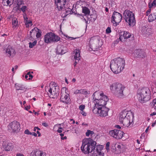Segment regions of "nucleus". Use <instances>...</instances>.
Here are the masks:
<instances>
[{
    "label": "nucleus",
    "instance_id": "69168bd1",
    "mask_svg": "<svg viewBox=\"0 0 156 156\" xmlns=\"http://www.w3.org/2000/svg\"><path fill=\"white\" fill-rule=\"evenodd\" d=\"M37 133L38 134V136H41V133H40L39 132L38 130H37Z\"/></svg>",
    "mask_w": 156,
    "mask_h": 156
},
{
    "label": "nucleus",
    "instance_id": "aec40b11",
    "mask_svg": "<svg viewBox=\"0 0 156 156\" xmlns=\"http://www.w3.org/2000/svg\"><path fill=\"white\" fill-rule=\"evenodd\" d=\"M39 30L36 27H34L33 29L30 32V38H32V34L34 35L36 34V36L37 38L40 37L41 36V34L38 31Z\"/></svg>",
    "mask_w": 156,
    "mask_h": 156
},
{
    "label": "nucleus",
    "instance_id": "9b49d317",
    "mask_svg": "<svg viewBox=\"0 0 156 156\" xmlns=\"http://www.w3.org/2000/svg\"><path fill=\"white\" fill-rule=\"evenodd\" d=\"M8 129L11 132L17 133L20 130V124L17 121H14L9 123L8 126Z\"/></svg>",
    "mask_w": 156,
    "mask_h": 156
},
{
    "label": "nucleus",
    "instance_id": "0e129e2a",
    "mask_svg": "<svg viewBox=\"0 0 156 156\" xmlns=\"http://www.w3.org/2000/svg\"><path fill=\"white\" fill-rule=\"evenodd\" d=\"M16 156H24L23 154H16Z\"/></svg>",
    "mask_w": 156,
    "mask_h": 156
},
{
    "label": "nucleus",
    "instance_id": "58836bf2",
    "mask_svg": "<svg viewBox=\"0 0 156 156\" xmlns=\"http://www.w3.org/2000/svg\"><path fill=\"white\" fill-rule=\"evenodd\" d=\"M80 94L86 95L87 94H90V92L89 91H87L85 89H81Z\"/></svg>",
    "mask_w": 156,
    "mask_h": 156
},
{
    "label": "nucleus",
    "instance_id": "8fccbe9b",
    "mask_svg": "<svg viewBox=\"0 0 156 156\" xmlns=\"http://www.w3.org/2000/svg\"><path fill=\"white\" fill-rule=\"evenodd\" d=\"M27 75H29V76L30 77V78H29V80H31L33 76L30 74V72H29L28 73H27Z\"/></svg>",
    "mask_w": 156,
    "mask_h": 156
},
{
    "label": "nucleus",
    "instance_id": "412c9836",
    "mask_svg": "<svg viewBox=\"0 0 156 156\" xmlns=\"http://www.w3.org/2000/svg\"><path fill=\"white\" fill-rule=\"evenodd\" d=\"M135 56L137 58H143L145 57V52L141 50H136L135 51Z\"/></svg>",
    "mask_w": 156,
    "mask_h": 156
},
{
    "label": "nucleus",
    "instance_id": "20e7f679",
    "mask_svg": "<svg viewBox=\"0 0 156 156\" xmlns=\"http://www.w3.org/2000/svg\"><path fill=\"white\" fill-rule=\"evenodd\" d=\"M125 65L124 60L123 58H118L111 61L110 67L114 73L118 74L123 70Z\"/></svg>",
    "mask_w": 156,
    "mask_h": 156
},
{
    "label": "nucleus",
    "instance_id": "b1692460",
    "mask_svg": "<svg viewBox=\"0 0 156 156\" xmlns=\"http://www.w3.org/2000/svg\"><path fill=\"white\" fill-rule=\"evenodd\" d=\"M156 20V10L150 14L148 17V20L149 22H152Z\"/></svg>",
    "mask_w": 156,
    "mask_h": 156
},
{
    "label": "nucleus",
    "instance_id": "3c124183",
    "mask_svg": "<svg viewBox=\"0 0 156 156\" xmlns=\"http://www.w3.org/2000/svg\"><path fill=\"white\" fill-rule=\"evenodd\" d=\"M74 94H80V90H75L74 92Z\"/></svg>",
    "mask_w": 156,
    "mask_h": 156
},
{
    "label": "nucleus",
    "instance_id": "473e14b6",
    "mask_svg": "<svg viewBox=\"0 0 156 156\" xmlns=\"http://www.w3.org/2000/svg\"><path fill=\"white\" fill-rule=\"evenodd\" d=\"M64 10H65L64 17H65L69 14H71L72 12L71 9L69 8L66 9L65 8Z\"/></svg>",
    "mask_w": 156,
    "mask_h": 156
},
{
    "label": "nucleus",
    "instance_id": "f8f14e48",
    "mask_svg": "<svg viewBox=\"0 0 156 156\" xmlns=\"http://www.w3.org/2000/svg\"><path fill=\"white\" fill-rule=\"evenodd\" d=\"M109 109L106 106L102 107L99 109H93V112L94 114H98L100 117H105L108 115Z\"/></svg>",
    "mask_w": 156,
    "mask_h": 156
},
{
    "label": "nucleus",
    "instance_id": "774afa93",
    "mask_svg": "<svg viewBox=\"0 0 156 156\" xmlns=\"http://www.w3.org/2000/svg\"><path fill=\"white\" fill-rule=\"evenodd\" d=\"M70 121H72V122H73V123H72L73 124L75 123V121L73 119H70Z\"/></svg>",
    "mask_w": 156,
    "mask_h": 156
},
{
    "label": "nucleus",
    "instance_id": "cd10ccee",
    "mask_svg": "<svg viewBox=\"0 0 156 156\" xmlns=\"http://www.w3.org/2000/svg\"><path fill=\"white\" fill-rule=\"evenodd\" d=\"M82 12L85 15H89L90 13V11L89 9L86 7H82Z\"/></svg>",
    "mask_w": 156,
    "mask_h": 156
},
{
    "label": "nucleus",
    "instance_id": "a211bd4d",
    "mask_svg": "<svg viewBox=\"0 0 156 156\" xmlns=\"http://www.w3.org/2000/svg\"><path fill=\"white\" fill-rule=\"evenodd\" d=\"M103 148V146L102 145H97L96 150L92 153V156H104V153L102 151Z\"/></svg>",
    "mask_w": 156,
    "mask_h": 156
},
{
    "label": "nucleus",
    "instance_id": "a18cd8bd",
    "mask_svg": "<svg viewBox=\"0 0 156 156\" xmlns=\"http://www.w3.org/2000/svg\"><path fill=\"white\" fill-rule=\"evenodd\" d=\"M151 9H148L146 12V16H149V15L150 14L151 12Z\"/></svg>",
    "mask_w": 156,
    "mask_h": 156
},
{
    "label": "nucleus",
    "instance_id": "052dcab7",
    "mask_svg": "<svg viewBox=\"0 0 156 156\" xmlns=\"http://www.w3.org/2000/svg\"><path fill=\"white\" fill-rule=\"evenodd\" d=\"M31 133H32L31 135H33L35 136H37V134L34 132Z\"/></svg>",
    "mask_w": 156,
    "mask_h": 156
},
{
    "label": "nucleus",
    "instance_id": "7c9ffc66",
    "mask_svg": "<svg viewBox=\"0 0 156 156\" xmlns=\"http://www.w3.org/2000/svg\"><path fill=\"white\" fill-rule=\"evenodd\" d=\"M124 36V39H127L128 38L132 37H133V34H130L127 32L124 31L123 32Z\"/></svg>",
    "mask_w": 156,
    "mask_h": 156
},
{
    "label": "nucleus",
    "instance_id": "39448f33",
    "mask_svg": "<svg viewBox=\"0 0 156 156\" xmlns=\"http://www.w3.org/2000/svg\"><path fill=\"white\" fill-rule=\"evenodd\" d=\"M137 96L139 102L144 103L151 99L149 90L147 88H143L138 89Z\"/></svg>",
    "mask_w": 156,
    "mask_h": 156
},
{
    "label": "nucleus",
    "instance_id": "c85d7f7f",
    "mask_svg": "<svg viewBox=\"0 0 156 156\" xmlns=\"http://www.w3.org/2000/svg\"><path fill=\"white\" fill-rule=\"evenodd\" d=\"M12 0H3L2 3L5 6H10L12 5Z\"/></svg>",
    "mask_w": 156,
    "mask_h": 156
},
{
    "label": "nucleus",
    "instance_id": "09e8293b",
    "mask_svg": "<svg viewBox=\"0 0 156 156\" xmlns=\"http://www.w3.org/2000/svg\"><path fill=\"white\" fill-rule=\"evenodd\" d=\"M23 16L24 21L25 22L27 21V20L28 18L27 16V14L26 13H24Z\"/></svg>",
    "mask_w": 156,
    "mask_h": 156
},
{
    "label": "nucleus",
    "instance_id": "a19ab883",
    "mask_svg": "<svg viewBox=\"0 0 156 156\" xmlns=\"http://www.w3.org/2000/svg\"><path fill=\"white\" fill-rule=\"evenodd\" d=\"M25 23L27 27H29V24H30V26L33 25L32 21L30 20H27V21L25 22Z\"/></svg>",
    "mask_w": 156,
    "mask_h": 156
},
{
    "label": "nucleus",
    "instance_id": "a878e982",
    "mask_svg": "<svg viewBox=\"0 0 156 156\" xmlns=\"http://www.w3.org/2000/svg\"><path fill=\"white\" fill-rule=\"evenodd\" d=\"M115 150L113 151V152L116 154L120 153H121V145L118 144H115Z\"/></svg>",
    "mask_w": 156,
    "mask_h": 156
},
{
    "label": "nucleus",
    "instance_id": "0eeeda50",
    "mask_svg": "<svg viewBox=\"0 0 156 156\" xmlns=\"http://www.w3.org/2000/svg\"><path fill=\"white\" fill-rule=\"evenodd\" d=\"M90 47L93 51L97 50L102 45L100 41V37L98 36H94L91 37L89 41Z\"/></svg>",
    "mask_w": 156,
    "mask_h": 156
},
{
    "label": "nucleus",
    "instance_id": "393cba45",
    "mask_svg": "<svg viewBox=\"0 0 156 156\" xmlns=\"http://www.w3.org/2000/svg\"><path fill=\"white\" fill-rule=\"evenodd\" d=\"M15 87L17 90H23L25 91L27 89L23 85L18 83H16Z\"/></svg>",
    "mask_w": 156,
    "mask_h": 156
},
{
    "label": "nucleus",
    "instance_id": "6ab92c4d",
    "mask_svg": "<svg viewBox=\"0 0 156 156\" xmlns=\"http://www.w3.org/2000/svg\"><path fill=\"white\" fill-rule=\"evenodd\" d=\"M5 53L9 56H14L16 53V51L14 48L12 47L9 46L5 50Z\"/></svg>",
    "mask_w": 156,
    "mask_h": 156
},
{
    "label": "nucleus",
    "instance_id": "4468645a",
    "mask_svg": "<svg viewBox=\"0 0 156 156\" xmlns=\"http://www.w3.org/2000/svg\"><path fill=\"white\" fill-rule=\"evenodd\" d=\"M121 14L116 12H114L112 17V22L114 26H116L119 24L122 19Z\"/></svg>",
    "mask_w": 156,
    "mask_h": 156
},
{
    "label": "nucleus",
    "instance_id": "338daca9",
    "mask_svg": "<svg viewBox=\"0 0 156 156\" xmlns=\"http://www.w3.org/2000/svg\"><path fill=\"white\" fill-rule=\"evenodd\" d=\"M156 124V120L155 121V122L152 124V126L154 127Z\"/></svg>",
    "mask_w": 156,
    "mask_h": 156
},
{
    "label": "nucleus",
    "instance_id": "ddd939ff",
    "mask_svg": "<svg viewBox=\"0 0 156 156\" xmlns=\"http://www.w3.org/2000/svg\"><path fill=\"white\" fill-rule=\"evenodd\" d=\"M58 88L57 86H49L48 94L50 98H55L58 95Z\"/></svg>",
    "mask_w": 156,
    "mask_h": 156
},
{
    "label": "nucleus",
    "instance_id": "f03ea898",
    "mask_svg": "<svg viewBox=\"0 0 156 156\" xmlns=\"http://www.w3.org/2000/svg\"><path fill=\"white\" fill-rule=\"evenodd\" d=\"M133 115L131 112L123 111L121 112L119 117V121L123 126L131 127L133 125Z\"/></svg>",
    "mask_w": 156,
    "mask_h": 156
},
{
    "label": "nucleus",
    "instance_id": "603ef678",
    "mask_svg": "<svg viewBox=\"0 0 156 156\" xmlns=\"http://www.w3.org/2000/svg\"><path fill=\"white\" fill-rule=\"evenodd\" d=\"M30 156H36L35 153V151L34 150L31 152Z\"/></svg>",
    "mask_w": 156,
    "mask_h": 156
},
{
    "label": "nucleus",
    "instance_id": "72a5a7b5",
    "mask_svg": "<svg viewBox=\"0 0 156 156\" xmlns=\"http://www.w3.org/2000/svg\"><path fill=\"white\" fill-rule=\"evenodd\" d=\"M34 151H35V153L36 156H41L44 154L41 151L36 150H34ZM44 154H45V153H44Z\"/></svg>",
    "mask_w": 156,
    "mask_h": 156
},
{
    "label": "nucleus",
    "instance_id": "37998d69",
    "mask_svg": "<svg viewBox=\"0 0 156 156\" xmlns=\"http://www.w3.org/2000/svg\"><path fill=\"white\" fill-rule=\"evenodd\" d=\"M106 32L107 34H109L111 32L110 27H108L106 30Z\"/></svg>",
    "mask_w": 156,
    "mask_h": 156
},
{
    "label": "nucleus",
    "instance_id": "864d4df0",
    "mask_svg": "<svg viewBox=\"0 0 156 156\" xmlns=\"http://www.w3.org/2000/svg\"><path fill=\"white\" fill-rule=\"evenodd\" d=\"M80 60H75V62L73 64V65L74 67L76 66L78 62Z\"/></svg>",
    "mask_w": 156,
    "mask_h": 156
},
{
    "label": "nucleus",
    "instance_id": "bb28decb",
    "mask_svg": "<svg viewBox=\"0 0 156 156\" xmlns=\"http://www.w3.org/2000/svg\"><path fill=\"white\" fill-rule=\"evenodd\" d=\"M13 147L12 143H8L5 145V149L6 151H10L12 150Z\"/></svg>",
    "mask_w": 156,
    "mask_h": 156
},
{
    "label": "nucleus",
    "instance_id": "423d86ee",
    "mask_svg": "<svg viewBox=\"0 0 156 156\" xmlns=\"http://www.w3.org/2000/svg\"><path fill=\"white\" fill-rule=\"evenodd\" d=\"M123 16L130 27H133L135 25L136 21L134 13L131 11L126 10L123 13Z\"/></svg>",
    "mask_w": 156,
    "mask_h": 156
},
{
    "label": "nucleus",
    "instance_id": "49530a36",
    "mask_svg": "<svg viewBox=\"0 0 156 156\" xmlns=\"http://www.w3.org/2000/svg\"><path fill=\"white\" fill-rule=\"evenodd\" d=\"M85 105H81L79 107V109L81 111L83 110L85 108Z\"/></svg>",
    "mask_w": 156,
    "mask_h": 156
},
{
    "label": "nucleus",
    "instance_id": "9d476101",
    "mask_svg": "<svg viewBox=\"0 0 156 156\" xmlns=\"http://www.w3.org/2000/svg\"><path fill=\"white\" fill-rule=\"evenodd\" d=\"M55 5L59 11H64L69 0H54Z\"/></svg>",
    "mask_w": 156,
    "mask_h": 156
},
{
    "label": "nucleus",
    "instance_id": "1a4fd4ad",
    "mask_svg": "<svg viewBox=\"0 0 156 156\" xmlns=\"http://www.w3.org/2000/svg\"><path fill=\"white\" fill-rule=\"evenodd\" d=\"M67 89L65 87L62 88L61 91L60 101L61 102L66 104H70L71 100L69 97V94L67 93L66 90Z\"/></svg>",
    "mask_w": 156,
    "mask_h": 156
},
{
    "label": "nucleus",
    "instance_id": "c756f323",
    "mask_svg": "<svg viewBox=\"0 0 156 156\" xmlns=\"http://www.w3.org/2000/svg\"><path fill=\"white\" fill-rule=\"evenodd\" d=\"M12 25L13 27H16L18 26V21L16 18L14 17L12 19Z\"/></svg>",
    "mask_w": 156,
    "mask_h": 156
},
{
    "label": "nucleus",
    "instance_id": "f3484780",
    "mask_svg": "<svg viewBox=\"0 0 156 156\" xmlns=\"http://www.w3.org/2000/svg\"><path fill=\"white\" fill-rule=\"evenodd\" d=\"M97 146L96 142L90 138H89V147L88 154L93 153L96 150Z\"/></svg>",
    "mask_w": 156,
    "mask_h": 156
},
{
    "label": "nucleus",
    "instance_id": "7ed1b4c3",
    "mask_svg": "<svg viewBox=\"0 0 156 156\" xmlns=\"http://www.w3.org/2000/svg\"><path fill=\"white\" fill-rule=\"evenodd\" d=\"M125 86L118 83H114L111 84L110 89L111 92L117 98L123 99L125 97L124 93Z\"/></svg>",
    "mask_w": 156,
    "mask_h": 156
},
{
    "label": "nucleus",
    "instance_id": "5fc2aeb1",
    "mask_svg": "<svg viewBox=\"0 0 156 156\" xmlns=\"http://www.w3.org/2000/svg\"><path fill=\"white\" fill-rule=\"evenodd\" d=\"M156 103V99H154L152 102V104L154 105V106L155 104Z\"/></svg>",
    "mask_w": 156,
    "mask_h": 156
},
{
    "label": "nucleus",
    "instance_id": "f257e3e1",
    "mask_svg": "<svg viewBox=\"0 0 156 156\" xmlns=\"http://www.w3.org/2000/svg\"><path fill=\"white\" fill-rule=\"evenodd\" d=\"M93 100L94 106L93 109H99L106 105L108 101V97L99 92L96 91L93 94Z\"/></svg>",
    "mask_w": 156,
    "mask_h": 156
},
{
    "label": "nucleus",
    "instance_id": "c03bdc74",
    "mask_svg": "<svg viewBox=\"0 0 156 156\" xmlns=\"http://www.w3.org/2000/svg\"><path fill=\"white\" fill-rule=\"evenodd\" d=\"M110 143L108 142L106 144V149L108 151L109 150Z\"/></svg>",
    "mask_w": 156,
    "mask_h": 156
},
{
    "label": "nucleus",
    "instance_id": "2f4dec72",
    "mask_svg": "<svg viewBox=\"0 0 156 156\" xmlns=\"http://www.w3.org/2000/svg\"><path fill=\"white\" fill-rule=\"evenodd\" d=\"M16 2L17 5L16 7H17L18 9H19L21 5L24 4L23 0H16Z\"/></svg>",
    "mask_w": 156,
    "mask_h": 156
},
{
    "label": "nucleus",
    "instance_id": "13d9d810",
    "mask_svg": "<svg viewBox=\"0 0 156 156\" xmlns=\"http://www.w3.org/2000/svg\"><path fill=\"white\" fill-rule=\"evenodd\" d=\"M30 108V106H27L26 107H25V109L26 110H28V109H29Z\"/></svg>",
    "mask_w": 156,
    "mask_h": 156
},
{
    "label": "nucleus",
    "instance_id": "6e6d98bb",
    "mask_svg": "<svg viewBox=\"0 0 156 156\" xmlns=\"http://www.w3.org/2000/svg\"><path fill=\"white\" fill-rule=\"evenodd\" d=\"M75 133L76 134H78L79 133V129L76 128L75 129Z\"/></svg>",
    "mask_w": 156,
    "mask_h": 156
},
{
    "label": "nucleus",
    "instance_id": "680f3d73",
    "mask_svg": "<svg viewBox=\"0 0 156 156\" xmlns=\"http://www.w3.org/2000/svg\"><path fill=\"white\" fill-rule=\"evenodd\" d=\"M155 115H156V112H153L150 115H151V116H152Z\"/></svg>",
    "mask_w": 156,
    "mask_h": 156
},
{
    "label": "nucleus",
    "instance_id": "4d7b16f0",
    "mask_svg": "<svg viewBox=\"0 0 156 156\" xmlns=\"http://www.w3.org/2000/svg\"><path fill=\"white\" fill-rule=\"evenodd\" d=\"M81 113L83 116H86V113L83 110L82 111Z\"/></svg>",
    "mask_w": 156,
    "mask_h": 156
},
{
    "label": "nucleus",
    "instance_id": "5701e85b",
    "mask_svg": "<svg viewBox=\"0 0 156 156\" xmlns=\"http://www.w3.org/2000/svg\"><path fill=\"white\" fill-rule=\"evenodd\" d=\"M80 51L79 49H75L74 51V58L75 60H80L81 56L80 55Z\"/></svg>",
    "mask_w": 156,
    "mask_h": 156
},
{
    "label": "nucleus",
    "instance_id": "dca6fc26",
    "mask_svg": "<svg viewBox=\"0 0 156 156\" xmlns=\"http://www.w3.org/2000/svg\"><path fill=\"white\" fill-rule=\"evenodd\" d=\"M89 147V138L83 140L82 145L81 147L82 151L84 154H88Z\"/></svg>",
    "mask_w": 156,
    "mask_h": 156
},
{
    "label": "nucleus",
    "instance_id": "e2e57ef3",
    "mask_svg": "<svg viewBox=\"0 0 156 156\" xmlns=\"http://www.w3.org/2000/svg\"><path fill=\"white\" fill-rule=\"evenodd\" d=\"M115 127L116 128L119 129H120L121 128V127L119 126L118 125L115 126Z\"/></svg>",
    "mask_w": 156,
    "mask_h": 156
},
{
    "label": "nucleus",
    "instance_id": "ea45409f",
    "mask_svg": "<svg viewBox=\"0 0 156 156\" xmlns=\"http://www.w3.org/2000/svg\"><path fill=\"white\" fill-rule=\"evenodd\" d=\"M119 39L120 41L122 42L125 41V39H124V34H123V32H121L120 33V35L119 37Z\"/></svg>",
    "mask_w": 156,
    "mask_h": 156
},
{
    "label": "nucleus",
    "instance_id": "4be33fe9",
    "mask_svg": "<svg viewBox=\"0 0 156 156\" xmlns=\"http://www.w3.org/2000/svg\"><path fill=\"white\" fill-rule=\"evenodd\" d=\"M57 53L58 54H62L66 52V48L61 45H58L57 47L56 51Z\"/></svg>",
    "mask_w": 156,
    "mask_h": 156
},
{
    "label": "nucleus",
    "instance_id": "79ce46f5",
    "mask_svg": "<svg viewBox=\"0 0 156 156\" xmlns=\"http://www.w3.org/2000/svg\"><path fill=\"white\" fill-rule=\"evenodd\" d=\"M27 7L26 6H23L22 8H20V9L23 12H24L27 9Z\"/></svg>",
    "mask_w": 156,
    "mask_h": 156
},
{
    "label": "nucleus",
    "instance_id": "e433bc0d",
    "mask_svg": "<svg viewBox=\"0 0 156 156\" xmlns=\"http://www.w3.org/2000/svg\"><path fill=\"white\" fill-rule=\"evenodd\" d=\"M149 7L150 9H151L153 6H156V0H154L152 3H149Z\"/></svg>",
    "mask_w": 156,
    "mask_h": 156
},
{
    "label": "nucleus",
    "instance_id": "bf43d9fd",
    "mask_svg": "<svg viewBox=\"0 0 156 156\" xmlns=\"http://www.w3.org/2000/svg\"><path fill=\"white\" fill-rule=\"evenodd\" d=\"M42 125L45 127H47L48 126V125H47V123H46L45 122L42 123Z\"/></svg>",
    "mask_w": 156,
    "mask_h": 156
},
{
    "label": "nucleus",
    "instance_id": "4c0bfd02",
    "mask_svg": "<svg viewBox=\"0 0 156 156\" xmlns=\"http://www.w3.org/2000/svg\"><path fill=\"white\" fill-rule=\"evenodd\" d=\"M94 134V132L93 131H90V130H87L86 133V135L87 136H88L90 134L92 136Z\"/></svg>",
    "mask_w": 156,
    "mask_h": 156
},
{
    "label": "nucleus",
    "instance_id": "6e6552de",
    "mask_svg": "<svg viewBox=\"0 0 156 156\" xmlns=\"http://www.w3.org/2000/svg\"><path fill=\"white\" fill-rule=\"evenodd\" d=\"M44 41L46 43L51 42H57L60 39V38L54 34L50 32L44 36Z\"/></svg>",
    "mask_w": 156,
    "mask_h": 156
},
{
    "label": "nucleus",
    "instance_id": "de8ad7c7",
    "mask_svg": "<svg viewBox=\"0 0 156 156\" xmlns=\"http://www.w3.org/2000/svg\"><path fill=\"white\" fill-rule=\"evenodd\" d=\"M24 133L25 134L28 135L32 134L30 132L28 129H26L24 131Z\"/></svg>",
    "mask_w": 156,
    "mask_h": 156
},
{
    "label": "nucleus",
    "instance_id": "c9c22d12",
    "mask_svg": "<svg viewBox=\"0 0 156 156\" xmlns=\"http://www.w3.org/2000/svg\"><path fill=\"white\" fill-rule=\"evenodd\" d=\"M37 43V41L35 40L32 43L30 42L29 43V47L30 48H33L34 46H35Z\"/></svg>",
    "mask_w": 156,
    "mask_h": 156
},
{
    "label": "nucleus",
    "instance_id": "2eb2a0df",
    "mask_svg": "<svg viewBox=\"0 0 156 156\" xmlns=\"http://www.w3.org/2000/svg\"><path fill=\"white\" fill-rule=\"evenodd\" d=\"M123 134L124 133L122 131L116 129L111 130L109 132L110 136L117 139H121Z\"/></svg>",
    "mask_w": 156,
    "mask_h": 156
},
{
    "label": "nucleus",
    "instance_id": "f704fd0d",
    "mask_svg": "<svg viewBox=\"0 0 156 156\" xmlns=\"http://www.w3.org/2000/svg\"><path fill=\"white\" fill-rule=\"evenodd\" d=\"M145 33L148 35H150L153 33L152 29L151 28H148L145 30V31L144 32Z\"/></svg>",
    "mask_w": 156,
    "mask_h": 156
}]
</instances>
